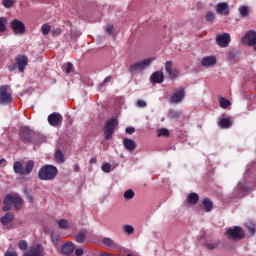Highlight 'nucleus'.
Wrapping results in <instances>:
<instances>
[{"mask_svg":"<svg viewBox=\"0 0 256 256\" xmlns=\"http://www.w3.org/2000/svg\"><path fill=\"white\" fill-rule=\"evenodd\" d=\"M42 35H49V31H51V26L49 24H44L41 27Z\"/></svg>","mask_w":256,"mask_h":256,"instance_id":"41","label":"nucleus"},{"mask_svg":"<svg viewBox=\"0 0 256 256\" xmlns=\"http://www.w3.org/2000/svg\"><path fill=\"white\" fill-rule=\"evenodd\" d=\"M5 163H7L5 159H0V165H5Z\"/></svg>","mask_w":256,"mask_h":256,"instance_id":"54","label":"nucleus"},{"mask_svg":"<svg viewBox=\"0 0 256 256\" xmlns=\"http://www.w3.org/2000/svg\"><path fill=\"white\" fill-rule=\"evenodd\" d=\"M205 19L206 21H208L209 23H213V21H215V13L208 11L205 15Z\"/></svg>","mask_w":256,"mask_h":256,"instance_id":"36","label":"nucleus"},{"mask_svg":"<svg viewBox=\"0 0 256 256\" xmlns=\"http://www.w3.org/2000/svg\"><path fill=\"white\" fill-rule=\"evenodd\" d=\"M59 170L51 164L42 166L38 171V179L40 181H53L57 177Z\"/></svg>","mask_w":256,"mask_h":256,"instance_id":"1","label":"nucleus"},{"mask_svg":"<svg viewBox=\"0 0 256 256\" xmlns=\"http://www.w3.org/2000/svg\"><path fill=\"white\" fill-rule=\"evenodd\" d=\"M61 251L64 255H71L75 251V244L73 242H67L62 245Z\"/></svg>","mask_w":256,"mask_h":256,"instance_id":"20","label":"nucleus"},{"mask_svg":"<svg viewBox=\"0 0 256 256\" xmlns=\"http://www.w3.org/2000/svg\"><path fill=\"white\" fill-rule=\"evenodd\" d=\"M64 71L67 74L71 73V71H73V63L71 62L66 63Z\"/></svg>","mask_w":256,"mask_h":256,"instance_id":"43","label":"nucleus"},{"mask_svg":"<svg viewBox=\"0 0 256 256\" xmlns=\"http://www.w3.org/2000/svg\"><path fill=\"white\" fill-rule=\"evenodd\" d=\"M56 33H58V35L61 33V30H57Z\"/></svg>","mask_w":256,"mask_h":256,"instance_id":"56","label":"nucleus"},{"mask_svg":"<svg viewBox=\"0 0 256 256\" xmlns=\"http://www.w3.org/2000/svg\"><path fill=\"white\" fill-rule=\"evenodd\" d=\"M123 145H124L125 149H127V151H130L131 153H133V151H135V149H137V144L135 143V141L131 140L129 138H125L123 140Z\"/></svg>","mask_w":256,"mask_h":256,"instance_id":"21","label":"nucleus"},{"mask_svg":"<svg viewBox=\"0 0 256 256\" xmlns=\"http://www.w3.org/2000/svg\"><path fill=\"white\" fill-rule=\"evenodd\" d=\"M158 137H169V130L166 128H161L158 130Z\"/></svg>","mask_w":256,"mask_h":256,"instance_id":"40","label":"nucleus"},{"mask_svg":"<svg viewBox=\"0 0 256 256\" xmlns=\"http://www.w3.org/2000/svg\"><path fill=\"white\" fill-rule=\"evenodd\" d=\"M136 107L139 109H145V107H147V102L145 100H137Z\"/></svg>","mask_w":256,"mask_h":256,"instance_id":"42","label":"nucleus"},{"mask_svg":"<svg viewBox=\"0 0 256 256\" xmlns=\"http://www.w3.org/2000/svg\"><path fill=\"white\" fill-rule=\"evenodd\" d=\"M4 256H19V255H17V252H15V251H12V252L7 251Z\"/></svg>","mask_w":256,"mask_h":256,"instance_id":"47","label":"nucleus"},{"mask_svg":"<svg viewBox=\"0 0 256 256\" xmlns=\"http://www.w3.org/2000/svg\"><path fill=\"white\" fill-rule=\"evenodd\" d=\"M18 248L21 251H27V249L29 248V244L26 242V240H20L18 242Z\"/></svg>","mask_w":256,"mask_h":256,"instance_id":"35","label":"nucleus"},{"mask_svg":"<svg viewBox=\"0 0 256 256\" xmlns=\"http://www.w3.org/2000/svg\"><path fill=\"white\" fill-rule=\"evenodd\" d=\"M126 133H127V135H133V133H135V128L127 127L126 128Z\"/></svg>","mask_w":256,"mask_h":256,"instance_id":"45","label":"nucleus"},{"mask_svg":"<svg viewBox=\"0 0 256 256\" xmlns=\"http://www.w3.org/2000/svg\"><path fill=\"white\" fill-rule=\"evenodd\" d=\"M151 63H153L152 58L144 59L142 61H139V62H136V63L130 65L128 71H129V73H136V71H143L144 69H147V67H149V65H151Z\"/></svg>","mask_w":256,"mask_h":256,"instance_id":"8","label":"nucleus"},{"mask_svg":"<svg viewBox=\"0 0 256 256\" xmlns=\"http://www.w3.org/2000/svg\"><path fill=\"white\" fill-rule=\"evenodd\" d=\"M133 197H135V192L133 191V189H128L124 192V199L126 201H131Z\"/></svg>","mask_w":256,"mask_h":256,"instance_id":"30","label":"nucleus"},{"mask_svg":"<svg viewBox=\"0 0 256 256\" xmlns=\"http://www.w3.org/2000/svg\"><path fill=\"white\" fill-rule=\"evenodd\" d=\"M219 245H221V241H219V240L214 241V242H206L205 243L206 249H209L210 251L217 249V247H219Z\"/></svg>","mask_w":256,"mask_h":256,"instance_id":"28","label":"nucleus"},{"mask_svg":"<svg viewBox=\"0 0 256 256\" xmlns=\"http://www.w3.org/2000/svg\"><path fill=\"white\" fill-rule=\"evenodd\" d=\"M19 137L23 143H31L35 137V131L29 126H22L19 132Z\"/></svg>","mask_w":256,"mask_h":256,"instance_id":"6","label":"nucleus"},{"mask_svg":"<svg viewBox=\"0 0 256 256\" xmlns=\"http://www.w3.org/2000/svg\"><path fill=\"white\" fill-rule=\"evenodd\" d=\"M4 207L2 208L3 211H11V205H14L16 211H19L21 207H23V198L19 195H7L3 201Z\"/></svg>","mask_w":256,"mask_h":256,"instance_id":"2","label":"nucleus"},{"mask_svg":"<svg viewBox=\"0 0 256 256\" xmlns=\"http://www.w3.org/2000/svg\"><path fill=\"white\" fill-rule=\"evenodd\" d=\"M102 243H104L106 247H116L115 242L111 238H104Z\"/></svg>","mask_w":256,"mask_h":256,"instance_id":"37","label":"nucleus"},{"mask_svg":"<svg viewBox=\"0 0 256 256\" xmlns=\"http://www.w3.org/2000/svg\"><path fill=\"white\" fill-rule=\"evenodd\" d=\"M23 256H43V246L41 244L33 245Z\"/></svg>","mask_w":256,"mask_h":256,"instance_id":"16","label":"nucleus"},{"mask_svg":"<svg viewBox=\"0 0 256 256\" xmlns=\"http://www.w3.org/2000/svg\"><path fill=\"white\" fill-rule=\"evenodd\" d=\"M75 255L76 256H83V249L81 248H78L75 250Z\"/></svg>","mask_w":256,"mask_h":256,"instance_id":"46","label":"nucleus"},{"mask_svg":"<svg viewBox=\"0 0 256 256\" xmlns=\"http://www.w3.org/2000/svg\"><path fill=\"white\" fill-rule=\"evenodd\" d=\"M164 80H165V75L163 74V71H156L150 77L151 83L160 84V83H163Z\"/></svg>","mask_w":256,"mask_h":256,"instance_id":"19","label":"nucleus"},{"mask_svg":"<svg viewBox=\"0 0 256 256\" xmlns=\"http://www.w3.org/2000/svg\"><path fill=\"white\" fill-rule=\"evenodd\" d=\"M58 225H59L60 229H69V227H71L69 225V221H67V219H60L58 221Z\"/></svg>","mask_w":256,"mask_h":256,"instance_id":"34","label":"nucleus"},{"mask_svg":"<svg viewBox=\"0 0 256 256\" xmlns=\"http://www.w3.org/2000/svg\"><path fill=\"white\" fill-rule=\"evenodd\" d=\"M26 199L29 203H33V196L31 194H27Z\"/></svg>","mask_w":256,"mask_h":256,"instance_id":"49","label":"nucleus"},{"mask_svg":"<svg viewBox=\"0 0 256 256\" xmlns=\"http://www.w3.org/2000/svg\"><path fill=\"white\" fill-rule=\"evenodd\" d=\"M90 163L95 165V163H97V158H91Z\"/></svg>","mask_w":256,"mask_h":256,"instance_id":"53","label":"nucleus"},{"mask_svg":"<svg viewBox=\"0 0 256 256\" xmlns=\"http://www.w3.org/2000/svg\"><path fill=\"white\" fill-rule=\"evenodd\" d=\"M187 201L189 205H197V203H199V194L190 193L187 197Z\"/></svg>","mask_w":256,"mask_h":256,"instance_id":"23","label":"nucleus"},{"mask_svg":"<svg viewBox=\"0 0 256 256\" xmlns=\"http://www.w3.org/2000/svg\"><path fill=\"white\" fill-rule=\"evenodd\" d=\"M239 13H240L241 17H243V18L247 17L249 15V7L240 6Z\"/></svg>","mask_w":256,"mask_h":256,"instance_id":"33","label":"nucleus"},{"mask_svg":"<svg viewBox=\"0 0 256 256\" xmlns=\"http://www.w3.org/2000/svg\"><path fill=\"white\" fill-rule=\"evenodd\" d=\"M219 105L222 109H227V107H231V101L225 97H219Z\"/></svg>","mask_w":256,"mask_h":256,"instance_id":"26","label":"nucleus"},{"mask_svg":"<svg viewBox=\"0 0 256 256\" xmlns=\"http://www.w3.org/2000/svg\"><path fill=\"white\" fill-rule=\"evenodd\" d=\"M117 127H119V120H117V117H113L105 122L103 131L106 141H109V139L113 137V133H115Z\"/></svg>","mask_w":256,"mask_h":256,"instance_id":"4","label":"nucleus"},{"mask_svg":"<svg viewBox=\"0 0 256 256\" xmlns=\"http://www.w3.org/2000/svg\"><path fill=\"white\" fill-rule=\"evenodd\" d=\"M218 15H229V4L227 2H220L215 6Z\"/></svg>","mask_w":256,"mask_h":256,"instance_id":"17","label":"nucleus"},{"mask_svg":"<svg viewBox=\"0 0 256 256\" xmlns=\"http://www.w3.org/2000/svg\"><path fill=\"white\" fill-rule=\"evenodd\" d=\"M123 231L127 235H133V233H135V228H133V226H131L129 224H126L123 226Z\"/></svg>","mask_w":256,"mask_h":256,"instance_id":"32","label":"nucleus"},{"mask_svg":"<svg viewBox=\"0 0 256 256\" xmlns=\"http://www.w3.org/2000/svg\"><path fill=\"white\" fill-rule=\"evenodd\" d=\"M15 61H16V65L18 67L19 72L24 73L25 67L29 65V58L25 55H22V56L16 57Z\"/></svg>","mask_w":256,"mask_h":256,"instance_id":"14","label":"nucleus"},{"mask_svg":"<svg viewBox=\"0 0 256 256\" xmlns=\"http://www.w3.org/2000/svg\"><path fill=\"white\" fill-rule=\"evenodd\" d=\"M13 101L11 98V90L8 85L0 86V105H10Z\"/></svg>","mask_w":256,"mask_h":256,"instance_id":"7","label":"nucleus"},{"mask_svg":"<svg viewBox=\"0 0 256 256\" xmlns=\"http://www.w3.org/2000/svg\"><path fill=\"white\" fill-rule=\"evenodd\" d=\"M74 241H76V243H85V233L79 232L74 236Z\"/></svg>","mask_w":256,"mask_h":256,"instance_id":"31","label":"nucleus"},{"mask_svg":"<svg viewBox=\"0 0 256 256\" xmlns=\"http://www.w3.org/2000/svg\"><path fill=\"white\" fill-rule=\"evenodd\" d=\"M185 99V88L180 87L178 91L174 92L170 97V103H181Z\"/></svg>","mask_w":256,"mask_h":256,"instance_id":"13","label":"nucleus"},{"mask_svg":"<svg viewBox=\"0 0 256 256\" xmlns=\"http://www.w3.org/2000/svg\"><path fill=\"white\" fill-rule=\"evenodd\" d=\"M216 43L219 47H229L231 43V35L229 33H223L216 36Z\"/></svg>","mask_w":256,"mask_h":256,"instance_id":"11","label":"nucleus"},{"mask_svg":"<svg viewBox=\"0 0 256 256\" xmlns=\"http://www.w3.org/2000/svg\"><path fill=\"white\" fill-rule=\"evenodd\" d=\"M75 171H79V166H77V167L75 168Z\"/></svg>","mask_w":256,"mask_h":256,"instance_id":"57","label":"nucleus"},{"mask_svg":"<svg viewBox=\"0 0 256 256\" xmlns=\"http://www.w3.org/2000/svg\"><path fill=\"white\" fill-rule=\"evenodd\" d=\"M174 117H179V114L177 112L174 113Z\"/></svg>","mask_w":256,"mask_h":256,"instance_id":"55","label":"nucleus"},{"mask_svg":"<svg viewBox=\"0 0 256 256\" xmlns=\"http://www.w3.org/2000/svg\"><path fill=\"white\" fill-rule=\"evenodd\" d=\"M218 125L221 127V129H229V127H231V119L222 118L219 120Z\"/></svg>","mask_w":256,"mask_h":256,"instance_id":"24","label":"nucleus"},{"mask_svg":"<svg viewBox=\"0 0 256 256\" xmlns=\"http://www.w3.org/2000/svg\"><path fill=\"white\" fill-rule=\"evenodd\" d=\"M102 171H104V173H111V164L109 163H104L102 165Z\"/></svg>","mask_w":256,"mask_h":256,"instance_id":"44","label":"nucleus"},{"mask_svg":"<svg viewBox=\"0 0 256 256\" xmlns=\"http://www.w3.org/2000/svg\"><path fill=\"white\" fill-rule=\"evenodd\" d=\"M17 69L16 65H12L9 67V71H15Z\"/></svg>","mask_w":256,"mask_h":256,"instance_id":"52","label":"nucleus"},{"mask_svg":"<svg viewBox=\"0 0 256 256\" xmlns=\"http://www.w3.org/2000/svg\"><path fill=\"white\" fill-rule=\"evenodd\" d=\"M243 43H246L248 47H254L256 51V32L255 30H250L246 33L245 37L242 39Z\"/></svg>","mask_w":256,"mask_h":256,"instance_id":"10","label":"nucleus"},{"mask_svg":"<svg viewBox=\"0 0 256 256\" xmlns=\"http://www.w3.org/2000/svg\"><path fill=\"white\" fill-rule=\"evenodd\" d=\"M250 231H252V233H255V230H253V229H250Z\"/></svg>","mask_w":256,"mask_h":256,"instance_id":"58","label":"nucleus"},{"mask_svg":"<svg viewBox=\"0 0 256 256\" xmlns=\"http://www.w3.org/2000/svg\"><path fill=\"white\" fill-rule=\"evenodd\" d=\"M238 190L241 192V193H247V191H249V186L245 183H239L238 184Z\"/></svg>","mask_w":256,"mask_h":256,"instance_id":"38","label":"nucleus"},{"mask_svg":"<svg viewBox=\"0 0 256 256\" xmlns=\"http://www.w3.org/2000/svg\"><path fill=\"white\" fill-rule=\"evenodd\" d=\"M7 31V18L0 17V33H5Z\"/></svg>","mask_w":256,"mask_h":256,"instance_id":"29","label":"nucleus"},{"mask_svg":"<svg viewBox=\"0 0 256 256\" xmlns=\"http://www.w3.org/2000/svg\"><path fill=\"white\" fill-rule=\"evenodd\" d=\"M106 33H108V35H111L113 33V26H109L106 28Z\"/></svg>","mask_w":256,"mask_h":256,"instance_id":"48","label":"nucleus"},{"mask_svg":"<svg viewBox=\"0 0 256 256\" xmlns=\"http://www.w3.org/2000/svg\"><path fill=\"white\" fill-rule=\"evenodd\" d=\"M2 4L6 9H11V7H13V5H15V1L14 0H3Z\"/></svg>","mask_w":256,"mask_h":256,"instance_id":"39","label":"nucleus"},{"mask_svg":"<svg viewBox=\"0 0 256 256\" xmlns=\"http://www.w3.org/2000/svg\"><path fill=\"white\" fill-rule=\"evenodd\" d=\"M59 239H60L59 236H57L56 239H53V243H54L55 247H59V244H58Z\"/></svg>","mask_w":256,"mask_h":256,"instance_id":"50","label":"nucleus"},{"mask_svg":"<svg viewBox=\"0 0 256 256\" xmlns=\"http://www.w3.org/2000/svg\"><path fill=\"white\" fill-rule=\"evenodd\" d=\"M113 79V76H108L104 79V83H109Z\"/></svg>","mask_w":256,"mask_h":256,"instance_id":"51","label":"nucleus"},{"mask_svg":"<svg viewBox=\"0 0 256 256\" xmlns=\"http://www.w3.org/2000/svg\"><path fill=\"white\" fill-rule=\"evenodd\" d=\"M202 205H204L205 211L207 213L213 211V202L209 198H204Z\"/></svg>","mask_w":256,"mask_h":256,"instance_id":"25","label":"nucleus"},{"mask_svg":"<svg viewBox=\"0 0 256 256\" xmlns=\"http://www.w3.org/2000/svg\"><path fill=\"white\" fill-rule=\"evenodd\" d=\"M225 235L231 241H241V239H245V231L240 226L228 228Z\"/></svg>","mask_w":256,"mask_h":256,"instance_id":"5","label":"nucleus"},{"mask_svg":"<svg viewBox=\"0 0 256 256\" xmlns=\"http://www.w3.org/2000/svg\"><path fill=\"white\" fill-rule=\"evenodd\" d=\"M126 256H132L131 254H127Z\"/></svg>","mask_w":256,"mask_h":256,"instance_id":"59","label":"nucleus"},{"mask_svg":"<svg viewBox=\"0 0 256 256\" xmlns=\"http://www.w3.org/2000/svg\"><path fill=\"white\" fill-rule=\"evenodd\" d=\"M48 123L52 127H59L63 123V116L60 113L53 112L48 116Z\"/></svg>","mask_w":256,"mask_h":256,"instance_id":"12","label":"nucleus"},{"mask_svg":"<svg viewBox=\"0 0 256 256\" xmlns=\"http://www.w3.org/2000/svg\"><path fill=\"white\" fill-rule=\"evenodd\" d=\"M202 67H213L217 65V58L215 56H206L201 60Z\"/></svg>","mask_w":256,"mask_h":256,"instance_id":"18","label":"nucleus"},{"mask_svg":"<svg viewBox=\"0 0 256 256\" xmlns=\"http://www.w3.org/2000/svg\"><path fill=\"white\" fill-rule=\"evenodd\" d=\"M13 169L14 173L20 175V177H23V175H30V173H33V169H35V161L29 160L24 168L20 161H16L13 164Z\"/></svg>","mask_w":256,"mask_h":256,"instance_id":"3","label":"nucleus"},{"mask_svg":"<svg viewBox=\"0 0 256 256\" xmlns=\"http://www.w3.org/2000/svg\"><path fill=\"white\" fill-rule=\"evenodd\" d=\"M10 29L13 30L15 35H23L25 33V24L18 19H14L10 22Z\"/></svg>","mask_w":256,"mask_h":256,"instance_id":"9","label":"nucleus"},{"mask_svg":"<svg viewBox=\"0 0 256 256\" xmlns=\"http://www.w3.org/2000/svg\"><path fill=\"white\" fill-rule=\"evenodd\" d=\"M15 219V215H13V213H6L1 219V223L2 225H9V223H11V221H14Z\"/></svg>","mask_w":256,"mask_h":256,"instance_id":"22","label":"nucleus"},{"mask_svg":"<svg viewBox=\"0 0 256 256\" xmlns=\"http://www.w3.org/2000/svg\"><path fill=\"white\" fill-rule=\"evenodd\" d=\"M165 70L170 79H177V77H179V70H177V68H173V61H166Z\"/></svg>","mask_w":256,"mask_h":256,"instance_id":"15","label":"nucleus"},{"mask_svg":"<svg viewBox=\"0 0 256 256\" xmlns=\"http://www.w3.org/2000/svg\"><path fill=\"white\" fill-rule=\"evenodd\" d=\"M55 161L56 163H59V164L65 163V155L61 150H57L55 152Z\"/></svg>","mask_w":256,"mask_h":256,"instance_id":"27","label":"nucleus"}]
</instances>
